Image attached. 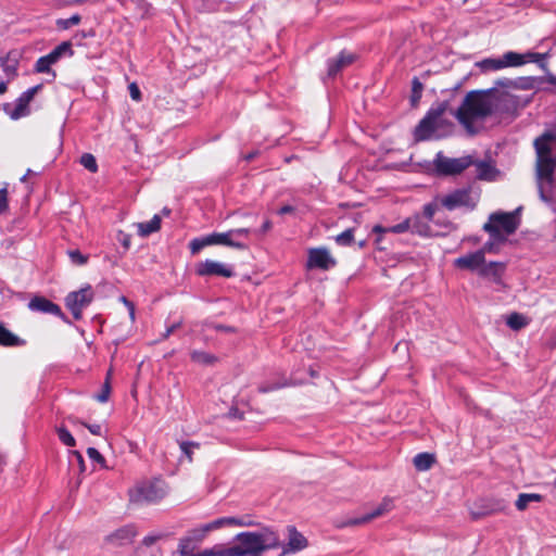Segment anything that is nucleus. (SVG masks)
Listing matches in <instances>:
<instances>
[{"label": "nucleus", "instance_id": "nucleus-20", "mask_svg": "<svg viewBox=\"0 0 556 556\" xmlns=\"http://www.w3.org/2000/svg\"><path fill=\"white\" fill-rule=\"evenodd\" d=\"M507 504L504 500H486L484 501V505L480 511H471V516L473 519H480L484 516L494 515L502 513L506 509Z\"/></svg>", "mask_w": 556, "mask_h": 556}, {"label": "nucleus", "instance_id": "nucleus-59", "mask_svg": "<svg viewBox=\"0 0 556 556\" xmlns=\"http://www.w3.org/2000/svg\"><path fill=\"white\" fill-rule=\"evenodd\" d=\"M294 212V207L291 205H283L278 210V214L285 215Z\"/></svg>", "mask_w": 556, "mask_h": 556}, {"label": "nucleus", "instance_id": "nucleus-58", "mask_svg": "<svg viewBox=\"0 0 556 556\" xmlns=\"http://www.w3.org/2000/svg\"><path fill=\"white\" fill-rule=\"evenodd\" d=\"M159 538L160 536L148 535L143 539V544L147 546H150V545L154 544L159 540Z\"/></svg>", "mask_w": 556, "mask_h": 556}, {"label": "nucleus", "instance_id": "nucleus-13", "mask_svg": "<svg viewBox=\"0 0 556 556\" xmlns=\"http://www.w3.org/2000/svg\"><path fill=\"white\" fill-rule=\"evenodd\" d=\"M336 260L326 248H313L308 250L306 267L308 269L328 270L334 267Z\"/></svg>", "mask_w": 556, "mask_h": 556}, {"label": "nucleus", "instance_id": "nucleus-3", "mask_svg": "<svg viewBox=\"0 0 556 556\" xmlns=\"http://www.w3.org/2000/svg\"><path fill=\"white\" fill-rule=\"evenodd\" d=\"M536 153L535 176L543 200H546L543 191V184L551 185L556 168V137L549 132L542 135L534 140Z\"/></svg>", "mask_w": 556, "mask_h": 556}, {"label": "nucleus", "instance_id": "nucleus-47", "mask_svg": "<svg viewBox=\"0 0 556 556\" xmlns=\"http://www.w3.org/2000/svg\"><path fill=\"white\" fill-rule=\"evenodd\" d=\"M87 455L89 456L90 459H92L93 462L100 464L101 466H104L105 464V459L104 457L100 454V452L94 448V447H88L87 450Z\"/></svg>", "mask_w": 556, "mask_h": 556}, {"label": "nucleus", "instance_id": "nucleus-26", "mask_svg": "<svg viewBox=\"0 0 556 556\" xmlns=\"http://www.w3.org/2000/svg\"><path fill=\"white\" fill-rule=\"evenodd\" d=\"M407 219L409 222H412V227L409 228V230L413 233H416V235H419L422 237H428L431 235V227H430L429 223L421 215L416 214L412 217H408Z\"/></svg>", "mask_w": 556, "mask_h": 556}, {"label": "nucleus", "instance_id": "nucleus-55", "mask_svg": "<svg viewBox=\"0 0 556 556\" xmlns=\"http://www.w3.org/2000/svg\"><path fill=\"white\" fill-rule=\"evenodd\" d=\"M72 455L76 458V460L78 463L79 471L84 472L85 469H86V466H85V462H84L83 455L79 452H77V451H73Z\"/></svg>", "mask_w": 556, "mask_h": 556}, {"label": "nucleus", "instance_id": "nucleus-57", "mask_svg": "<svg viewBox=\"0 0 556 556\" xmlns=\"http://www.w3.org/2000/svg\"><path fill=\"white\" fill-rule=\"evenodd\" d=\"M232 520H233V522H231V526L247 527V526L253 525L252 521H247L244 519H239V518H235V517H232Z\"/></svg>", "mask_w": 556, "mask_h": 556}, {"label": "nucleus", "instance_id": "nucleus-44", "mask_svg": "<svg viewBox=\"0 0 556 556\" xmlns=\"http://www.w3.org/2000/svg\"><path fill=\"white\" fill-rule=\"evenodd\" d=\"M191 543H192V540L190 538H185V539L180 540L178 551L181 556L194 555L192 553L193 547H192Z\"/></svg>", "mask_w": 556, "mask_h": 556}, {"label": "nucleus", "instance_id": "nucleus-39", "mask_svg": "<svg viewBox=\"0 0 556 556\" xmlns=\"http://www.w3.org/2000/svg\"><path fill=\"white\" fill-rule=\"evenodd\" d=\"M353 240H354V229L353 228H349L336 237V242L339 245H343V247L351 245Z\"/></svg>", "mask_w": 556, "mask_h": 556}, {"label": "nucleus", "instance_id": "nucleus-45", "mask_svg": "<svg viewBox=\"0 0 556 556\" xmlns=\"http://www.w3.org/2000/svg\"><path fill=\"white\" fill-rule=\"evenodd\" d=\"M412 85V102L416 103L421 98L422 84L418 78H414Z\"/></svg>", "mask_w": 556, "mask_h": 556}, {"label": "nucleus", "instance_id": "nucleus-11", "mask_svg": "<svg viewBox=\"0 0 556 556\" xmlns=\"http://www.w3.org/2000/svg\"><path fill=\"white\" fill-rule=\"evenodd\" d=\"M167 494V485L161 479L143 482L136 489V501L139 502H157Z\"/></svg>", "mask_w": 556, "mask_h": 556}, {"label": "nucleus", "instance_id": "nucleus-48", "mask_svg": "<svg viewBox=\"0 0 556 556\" xmlns=\"http://www.w3.org/2000/svg\"><path fill=\"white\" fill-rule=\"evenodd\" d=\"M231 232L235 240H240L241 238H248L250 233H254V230L250 228H237L231 229Z\"/></svg>", "mask_w": 556, "mask_h": 556}, {"label": "nucleus", "instance_id": "nucleus-7", "mask_svg": "<svg viewBox=\"0 0 556 556\" xmlns=\"http://www.w3.org/2000/svg\"><path fill=\"white\" fill-rule=\"evenodd\" d=\"M74 54L72 43L70 41H63L56 46L47 55L40 56L34 66L36 73L51 74L55 78L56 74L51 70V66L56 64L63 56H72Z\"/></svg>", "mask_w": 556, "mask_h": 556}, {"label": "nucleus", "instance_id": "nucleus-1", "mask_svg": "<svg viewBox=\"0 0 556 556\" xmlns=\"http://www.w3.org/2000/svg\"><path fill=\"white\" fill-rule=\"evenodd\" d=\"M509 94L498 91L496 87L486 90L469 91L460 105L452 112L458 123L468 135H476L479 128L476 123L483 122L488 117L501 111V103L508 99Z\"/></svg>", "mask_w": 556, "mask_h": 556}, {"label": "nucleus", "instance_id": "nucleus-2", "mask_svg": "<svg viewBox=\"0 0 556 556\" xmlns=\"http://www.w3.org/2000/svg\"><path fill=\"white\" fill-rule=\"evenodd\" d=\"M277 533L268 528L256 532H241L235 536L233 544L228 546L230 556H262V553L280 547Z\"/></svg>", "mask_w": 556, "mask_h": 556}, {"label": "nucleus", "instance_id": "nucleus-32", "mask_svg": "<svg viewBox=\"0 0 556 556\" xmlns=\"http://www.w3.org/2000/svg\"><path fill=\"white\" fill-rule=\"evenodd\" d=\"M506 324L513 330H520L525 328L529 324V321L527 317H525L523 315L519 313H511L508 316Z\"/></svg>", "mask_w": 556, "mask_h": 556}, {"label": "nucleus", "instance_id": "nucleus-21", "mask_svg": "<svg viewBox=\"0 0 556 556\" xmlns=\"http://www.w3.org/2000/svg\"><path fill=\"white\" fill-rule=\"evenodd\" d=\"M504 270H505L504 263L490 262V263L485 264V262H484L483 265L481 266V268L479 269V276H481L483 278H490L495 283H501Z\"/></svg>", "mask_w": 556, "mask_h": 556}, {"label": "nucleus", "instance_id": "nucleus-23", "mask_svg": "<svg viewBox=\"0 0 556 556\" xmlns=\"http://www.w3.org/2000/svg\"><path fill=\"white\" fill-rule=\"evenodd\" d=\"M353 54L341 52L336 59L328 61V76H336L343 67L353 63Z\"/></svg>", "mask_w": 556, "mask_h": 556}, {"label": "nucleus", "instance_id": "nucleus-63", "mask_svg": "<svg viewBox=\"0 0 556 556\" xmlns=\"http://www.w3.org/2000/svg\"><path fill=\"white\" fill-rule=\"evenodd\" d=\"M7 91V84L5 83H0V93H4Z\"/></svg>", "mask_w": 556, "mask_h": 556}, {"label": "nucleus", "instance_id": "nucleus-12", "mask_svg": "<svg viewBox=\"0 0 556 556\" xmlns=\"http://www.w3.org/2000/svg\"><path fill=\"white\" fill-rule=\"evenodd\" d=\"M441 204L450 211L462 206L473 208L476 206V200L472 199L469 188H463L456 189L441 198Z\"/></svg>", "mask_w": 556, "mask_h": 556}, {"label": "nucleus", "instance_id": "nucleus-60", "mask_svg": "<svg viewBox=\"0 0 556 556\" xmlns=\"http://www.w3.org/2000/svg\"><path fill=\"white\" fill-rule=\"evenodd\" d=\"M180 326V323L173 324L170 327H168L163 334V338H168L178 327Z\"/></svg>", "mask_w": 556, "mask_h": 556}, {"label": "nucleus", "instance_id": "nucleus-53", "mask_svg": "<svg viewBox=\"0 0 556 556\" xmlns=\"http://www.w3.org/2000/svg\"><path fill=\"white\" fill-rule=\"evenodd\" d=\"M271 227H273L271 222L269 219H266L258 230H254V233L257 236L264 235V233L268 232L271 229Z\"/></svg>", "mask_w": 556, "mask_h": 556}, {"label": "nucleus", "instance_id": "nucleus-49", "mask_svg": "<svg viewBox=\"0 0 556 556\" xmlns=\"http://www.w3.org/2000/svg\"><path fill=\"white\" fill-rule=\"evenodd\" d=\"M129 94L132 100L140 101L141 100V91L136 83H131L128 87Z\"/></svg>", "mask_w": 556, "mask_h": 556}, {"label": "nucleus", "instance_id": "nucleus-31", "mask_svg": "<svg viewBox=\"0 0 556 556\" xmlns=\"http://www.w3.org/2000/svg\"><path fill=\"white\" fill-rule=\"evenodd\" d=\"M412 227V222H409L407 218L404 219L402 223H399L391 227H383L380 225H376L372 228V231L376 233H382V232H393V233H403L409 230Z\"/></svg>", "mask_w": 556, "mask_h": 556}, {"label": "nucleus", "instance_id": "nucleus-35", "mask_svg": "<svg viewBox=\"0 0 556 556\" xmlns=\"http://www.w3.org/2000/svg\"><path fill=\"white\" fill-rule=\"evenodd\" d=\"M81 17L79 14H74L68 18H59L55 22V25L59 29L66 30L73 26H76L80 23Z\"/></svg>", "mask_w": 556, "mask_h": 556}, {"label": "nucleus", "instance_id": "nucleus-61", "mask_svg": "<svg viewBox=\"0 0 556 556\" xmlns=\"http://www.w3.org/2000/svg\"><path fill=\"white\" fill-rule=\"evenodd\" d=\"M280 387H281V386H278V384H277V386H271V387H269V386H261V387L258 388V390H260V392H262V393H266V392H269V391H273V390L279 389Z\"/></svg>", "mask_w": 556, "mask_h": 556}, {"label": "nucleus", "instance_id": "nucleus-52", "mask_svg": "<svg viewBox=\"0 0 556 556\" xmlns=\"http://www.w3.org/2000/svg\"><path fill=\"white\" fill-rule=\"evenodd\" d=\"M131 2H134L136 4V7L138 8V10L142 13V14H146L149 12L150 10V4L148 3L147 0H130Z\"/></svg>", "mask_w": 556, "mask_h": 556}, {"label": "nucleus", "instance_id": "nucleus-33", "mask_svg": "<svg viewBox=\"0 0 556 556\" xmlns=\"http://www.w3.org/2000/svg\"><path fill=\"white\" fill-rule=\"evenodd\" d=\"M190 356L193 362L202 365H212L217 361L215 355L204 351H192Z\"/></svg>", "mask_w": 556, "mask_h": 556}, {"label": "nucleus", "instance_id": "nucleus-9", "mask_svg": "<svg viewBox=\"0 0 556 556\" xmlns=\"http://www.w3.org/2000/svg\"><path fill=\"white\" fill-rule=\"evenodd\" d=\"M93 290L90 286L73 291L65 298V305L71 311L73 317L79 320L83 316V309L93 300Z\"/></svg>", "mask_w": 556, "mask_h": 556}, {"label": "nucleus", "instance_id": "nucleus-38", "mask_svg": "<svg viewBox=\"0 0 556 556\" xmlns=\"http://www.w3.org/2000/svg\"><path fill=\"white\" fill-rule=\"evenodd\" d=\"M80 164L91 173H96L98 170L97 160L90 153H84L80 156Z\"/></svg>", "mask_w": 556, "mask_h": 556}, {"label": "nucleus", "instance_id": "nucleus-40", "mask_svg": "<svg viewBox=\"0 0 556 556\" xmlns=\"http://www.w3.org/2000/svg\"><path fill=\"white\" fill-rule=\"evenodd\" d=\"M56 433H58L60 441L63 444H65L66 446H74L76 444L74 437L71 434V432L65 427L56 428Z\"/></svg>", "mask_w": 556, "mask_h": 556}, {"label": "nucleus", "instance_id": "nucleus-22", "mask_svg": "<svg viewBox=\"0 0 556 556\" xmlns=\"http://www.w3.org/2000/svg\"><path fill=\"white\" fill-rule=\"evenodd\" d=\"M476 167V177L479 180L492 181L495 180L497 175V169L492 165L491 162L488 161H476L473 159V164Z\"/></svg>", "mask_w": 556, "mask_h": 556}, {"label": "nucleus", "instance_id": "nucleus-43", "mask_svg": "<svg viewBox=\"0 0 556 556\" xmlns=\"http://www.w3.org/2000/svg\"><path fill=\"white\" fill-rule=\"evenodd\" d=\"M437 210H438V204L435 202L427 203L422 207L421 216L429 223V222L433 220Z\"/></svg>", "mask_w": 556, "mask_h": 556}, {"label": "nucleus", "instance_id": "nucleus-34", "mask_svg": "<svg viewBox=\"0 0 556 556\" xmlns=\"http://www.w3.org/2000/svg\"><path fill=\"white\" fill-rule=\"evenodd\" d=\"M228 547L224 545H215L195 554V556H230Z\"/></svg>", "mask_w": 556, "mask_h": 556}, {"label": "nucleus", "instance_id": "nucleus-42", "mask_svg": "<svg viewBox=\"0 0 556 556\" xmlns=\"http://www.w3.org/2000/svg\"><path fill=\"white\" fill-rule=\"evenodd\" d=\"M200 444L197 442L184 441L180 443L181 452L187 456L189 462H192V453L194 448H199Z\"/></svg>", "mask_w": 556, "mask_h": 556}, {"label": "nucleus", "instance_id": "nucleus-18", "mask_svg": "<svg viewBox=\"0 0 556 556\" xmlns=\"http://www.w3.org/2000/svg\"><path fill=\"white\" fill-rule=\"evenodd\" d=\"M289 541L282 546V553L280 556H285L289 553L299 552L307 546V540L302 533H300L294 527L288 528Z\"/></svg>", "mask_w": 556, "mask_h": 556}, {"label": "nucleus", "instance_id": "nucleus-50", "mask_svg": "<svg viewBox=\"0 0 556 556\" xmlns=\"http://www.w3.org/2000/svg\"><path fill=\"white\" fill-rule=\"evenodd\" d=\"M8 210V191L7 188L0 189V213Z\"/></svg>", "mask_w": 556, "mask_h": 556}, {"label": "nucleus", "instance_id": "nucleus-56", "mask_svg": "<svg viewBox=\"0 0 556 556\" xmlns=\"http://www.w3.org/2000/svg\"><path fill=\"white\" fill-rule=\"evenodd\" d=\"M86 427L88 428V430L94 434V435H101V431H102V428L100 425L98 424H94V425H86Z\"/></svg>", "mask_w": 556, "mask_h": 556}, {"label": "nucleus", "instance_id": "nucleus-8", "mask_svg": "<svg viewBox=\"0 0 556 556\" xmlns=\"http://www.w3.org/2000/svg\"><path fill=\"white\" fill-rule=\"evenodd\" d=\"M446 110L447 102H442L438 108L431 109L415 128V139L417 141L430 139L438 128L439 119Z\"/></svg>", "mask_w": 556, "mask_h": 556}, {"label": "nucleus", "instance_id": "nucleus-51", "mask_svg": "<svg viewBox=\"0 0 556 556\" xmlns=\"http://www.w3.org/2000/svg\"><path fill=\"white\" fill-rule=\"evenodd\" d=\"M121 301L125 304L129 312V317L131 321H135V304L129 301L126 296L122 295Z\"/></svg>", "mask_w": 556, "mask_h": 556}, {"label": "nucleus", "instance_id": "nucleus-64", "mask_svg": "<svg viewBox=\"0 0 556 556\" xmlns=\"http://www.w3.org/2000/svg\"><path fill=\"white\" fill-rule=\"evenodd\" d=\"M216 329H217V330H222V331H229V330H230V328H229V327H226V326H223V325H218V326H216Z\"/></svg>", "mask_w": 556, "mask_h": 556}, {"label": "nucleus", "instance_id": "nucleus-19", "mask_svg": "<svg viewBox=\"0 0 556 556\" xmlns=\"http://www.w3.org/2000/svg\"><path fill=\"white\" fill-rule=\"evenodd\" d=\"M213 244H222L237 250H247L248 244L241 240H235L231 230L226 232H214L210 235Z\"/></svg>", "mask_w": 556, "mask_h": 556}, {"label": "nucleus", "instance_id": "nucleus-15", "mask_svg": "<svg viewBox=\"0 0 556 556\" xmlns=\"http://www.w3.org/2000/svg\"><path fill=\"white\" fill-rule=\"evenodd\" d=\"M195 273L199 276H220L230 278L233 276L231 267L216 261L206 260L198 264Z\"/></svg>", "mask_w": 556, "mask_h": 556}, {"label": "nucleus", "instance_id": "nucleus-24", "mask_svg": "<svg viewBox=\"0 0 556 556\" xmlns=\"http://www.w3.org/2000/svg\"><path fill=\"white\" fill-rule=\"evenodd\" d=\"M135 535H136V531H135L134 527L126 526V527H123V528L116 530L114 533L110 534L108 536V541L123 545L126 543H130L132 541V539L135 538Z\"/></svg>", "mask_w": 556, "mask_h": 556}, {"label": "nucleus", "instance_id": "nucleus-41", "mask_svg": "<svg viewBox=\"0 0 556 556\" xmlns=\"http://www.w3.org/2000/svg\"><path fill=\"white\" fill-rule=\"evenodd\" d=\"M111 393V386H110V372L106 376V379L102 386V390L100 393L96 395V400L100 403H105L109 400Z\"/></svg>", "mask_w": 556, "mask_h": 556}, {"label": "nucleus", "instance_id": "nucleus-6", "mask_svg": "<svg viewBox=\"0 0 556 556\" xmlns=\"http://www.w3.org/2000/svg\"><path fill=\"white\" fill-rule=\"evenodd\" d=\"M435 170L440 175L453 176L463 173L468 167L472 166L473 157L465 155L460 157H447L439 152L433 161Z\"/></svg>", "mask_w": 556, "mask_h": 556}, {"label": "nucleus", "instance_id": "nucleus-4", "mask_svg": "<svg viewBox=\"0 0 556 556\" xmlns=\"http://www.w3.org/2000/svg\"><path fill=\"white\" fill-rule=\"evenodd\" d=\"M545 54L536 52L518 53L515 51H508L503 54L502 58H488L477 65L483 71H498L505 67H518L526 63H538L542 68L545 67Z\"/></svg>", "mask_w": 556, "mask_h": 556}, {"label": "nucleus", "instance_id": "nucleus-5", "mask_svg": "<svg viewBox=\"0 0 556 556\" xmlns=\"http://www.w3.org/2000/svg\"><path fill=\"white\" fill-rule=\"evenodd\" d=\"M518 207L514 212H495L489 217V222L483 225V230L490 235L494 241L505 242L506 237L513 235L520 225Z\"/></svg>", "mask_w": 556, "mask_h": 556}, {"label": "nucleus", "instance_id": "nucleus-62", "mask_svg": "<svg viewBox=\"0 0 556 556\" xmlns=\"http://www.w3.org/2000/svg\"><path fill=\"white\" fill-rule=\"evenodd\" d=\"M30 175H33V170L31 169H27L26 174L21 178V181L25 182L27 177H29Z\"/></svg>", "mask_w": 556, "mask_h": 556}, {"label": "nucleus", "instance_id": "nucleus-36", "mask_svg": "<svg viewBox=\"0 0 556 556\" xmlns=\"http://www.w3.org/2000/svg\"><path fill=\"white\" fill-rule=\"evenodd\" d=\"M206 245H212L210 235H207L203 238L193 239L190 242V250L193 254H195V253H199Z\"/></svg>", "mask_w": 556, "mask_h": 556}, {"label": "nucleus", "instance_id": "nucleus-29", "mask_svg": "<svg viewBox=\"0 0 556 556\" xmlns=\"http://www.w3.org/2000/svg\"><path fill=\"white\" fill-rule=\"evenodd\" d=\"M138 233L141 237H148L149 235L157 231L161 227V217L159 215H154L151 220L139 223L137 225Z\"/></svg>", "mask_w": 556, "mask_h": 556}, {"label": "nucleus", "instance_id": "nucleus-28", "mask_svg": "<svg viewBox=\"0 0 556 556\" xmlns=\"http://www.w3.org/2000/svg\"><path fill=\"white\" fill-rule=\"evenodd\" d=\"M543 501V496L538 493H520L515 503L516 508L519 511H523L528 508L530 503H540Z\"/></svg>", "mask_w": 556, "mask_h": 556}, {"label": "nucleus", "instance_id": "nucleus-16", "mask_svg": "<svg viewBox=\"0 0 556 556\" xmlns=\"http://www.w3.org/2000/svg\"><path fill=\"white\" fill-rule=\"evenodd\" d=\"M28 308L33 312L55 315L60 317L63 321L70 323L67 317L62 313L61 307L43 296H34L28 302Z\"/></svg>", "mask_w": 556, "mask_h": 556}, {"label": "nucleus", "instance_id": "nucleus-27", "mask_svg": "<svg viewBox=\"0 0 556 556\" xmlns=\"http://www.w3.org/2000/svg\"><path fill=\"white\" fill-rule=\"evenodd\" d=\"M434 463V455L426 452L417 454L413 459L415 468L419 471L429 470Z\"/></svg>", "mask_w": 556, "mask_h": 556}, {"label": "nucleus", "instance_id": "nucleus-17", "mask_svg": "<svg viewBox=\"0 0 556 556\" xmlns=\"http://www.w3.org/2000/svg\"><path fill=\"white\" fill-rule=\"evenodd\" d=\"M485 262V257L483 256V252L476 251L472 253H468L455 260L454 264L457 268L460 269H469V270H478L481 268L483 263Z\"/></svg>", "mask_w": 556, "mask_h": 556}, {"label": "nucleus", "instance_id": "nucleus-54", "mask_svg": "<svg viewBox=\"0 0 556 556\" xmlns=\"http://www.w3.org/2000/svg\"><path fill=\"white\" fill-rule=\"evenodd\" d=\"M500 243L498 241H494L492 238L490 241L485 242L483 248L479 251L483 252V256L485 257V253H492L494 251V244Z\"/></svg>", "mask_w": 556, "mask_h": 556}, {"label": "nucleus", "instance_id": "nucleus-30", "mask_svg": "<svg viewBox=\"0 0 556 556\" xmlns=\"http://www.w3.org/2000/svg\"><path fill=\"white\" fill-rule=\"evenodd\" d=\"M25 342L10 330H8L4 326L0 324V344L4 346H18L23 345Z\"/></svg>", "mask_w": 556, "mask_h": 556}, {"label": "nucleus", "instance_id": "nucleus-10", "mask_svg": "<svg viewBox=\"0 0 556 556\" xmlns=\"http://www.w3.org/2000/svg\"><path fill=\"white\" fill-rule=\"evenodd\" d=\"M42 88V85H36L26 91H24L15 101V104L5 103L3 105V111L12 118V119H18L23 116H26L29 114V103L34 99V97L37 94V92Z\"/></svg>", "mask_w": 556, "mask_h": 556}, {"label": "nucleus", "instance_id": "nucleus-25", "mask_svg": "<svg viewBox=\"0 0 556 556\" xmlns=\"http://www.w3.org/2000/svg\"><path fill=\"white\" fill-rule=\"evenodd\" d=\"M535 79L532 77H522L518 81H513L508 78L498 79L495 81L496 87L504 88H519L523 90L532 89L534 87Z\"/></svg>", "mask_w": 556, "mask_h": 556}, {"label": "nucleus", "instance_id": "nucleus-37", "mask_svg": "<svg viewBox=\"0 0 556 556\" xmlns=\"http://www.w3.org/2000/svg\"><path fill=\"white\" fill-rule=\"evenodd\" d=\"M231 522H233L232 517L218 518V519L205 525L203 528V531L205 533V532H208V531H212L215 529H219L224 526H231Z\"/></svg>", "mask_w": 556, "mask_h": 556}, {"label": "nucleus", "instance_id": "nucleus-46", "mask_svg": "<svg viewBox=\"0 0 556 556\" xmlns=\"http://www.w3.org/2000/svg\"><path fill=\"white\" fill-rule=\"evenodd\" d=\"M68 256L73 263L77 265H84L87 263L88 257L81 254L78 250L68 251Z\"/></svg>", "mask_w": 556, "mask_h": 556}, {"label": "nucleus", "instance_id": "nucleus-14", "mask_svg": "<svg viewBox=\"0 0 556 556\" xmlns=\"http://www.w3.org/2000/svg\"><path fill=\"white\" fill-rule=\"evenodd\" d=\"M392 508L393 501L389 497H386L372 511L365 514L359 518H349L345 521L341 522L339 527H353L367 523L372 519L380 517L386 513H389Z\"/></svg>", "mask_w": 556, "mask_h": 556}]
</instances>
